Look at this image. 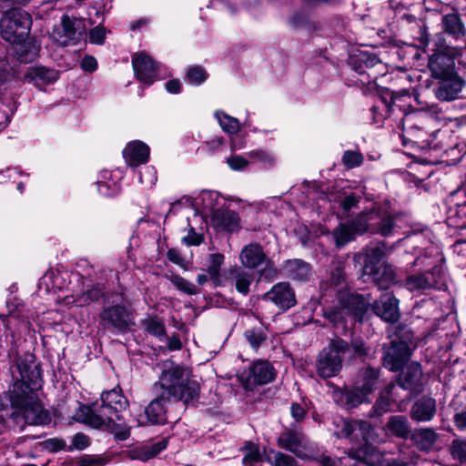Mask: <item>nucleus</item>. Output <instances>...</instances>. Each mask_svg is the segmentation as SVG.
<instances>
[{"instance_id":"23","label":"nucleus","mask_w":466,"mask_h":466,"mask_svg":"<svg viewBox=\"0 0 466 466\" xmlns=\"http://www.w3.org/2000/svg\"><path fill=\"white\" fill-rule=\"evenodd\" d=\"M283 270L288 278L298 281L308 280L311 276L310 265L299 258L287 260L283 265Z\"/></svg>"},{"instance_id":"3","label":"nucleus","mask_w":466,"mask_h":466,"mask_svg":"<svg viewBox=\"0 0 466 466\" xmlns=\"http://www.w3.org/2000/svg\"><path fill=\"white\" fill-rule=\"evenodd\" d=\"M31 25V16L25 10L11 8L0 20L1 35L6 42L20 43L29 35Z\"/></svg>"},{"instance_id":"29","label":"nucleus","mask_w":466,"mask_h":466,"mask_svg":"<svg viewBox=\"0 0 466 466\" xmlns=\"http://www.w3.org/2000/svg\"><path fill=\"white\" fill-rule=\"evenodd\" d=\"M365 260L363 272L367 273L373 270L380 264V261L386 255V247L383 243H378L369 246L365 248Z\"/></svg>"},{"instance_id":"41","label":"nucleus","mask_w":466,"mask_h":466,"mask_svg":"<svg viewBox=\"0 0 466 466\" xmlns=\"http://www.w3.org/2000/svg\"><path fill=\"white\" fill-rule=\"evenodd\" d=\"M215 116L224 132L237 134L240 130V124L237 118L220 111H217Z\"/></svg>"},{"instance_id":"58","label":"nucleus","mask_w":466,"mask_h":466,"mask_svg":"<svg viewBox=\"0 0 466 466\" xmlns=\"http://www.w3.org/2000/svg\"><path fill=\"white\" fill-rule=\"evenodd\" d=\"M351 348L359 357H368L370 355V349L366 347L365 342L361 339H353L351 340Z\"/></svg>"},{"instance_id":"32","label":"nucleus","mask_w":466,"mask_h":466,"mask_svg":"<svg viewBox=\"0 0 466 466\" xmlns=\"http://www.w3.org/2000/svg\"><path fill=\"white\" fill-rule=\"evenodd\" d=\"M167 441L166 439H163L150 445L141 446L132 451V458L142 461H147L159 454L167 448Z\"/></svg>"},{"instance_id":"38","label":"nucleus","mask_w":466,"mask_h":466,"mask_svg":"<svg viewBox=\"0 0 466 466\" xmlns=\"http://www.w3.org/2000/svg\"><path fill=\"white\" fill-rule=\"evenodd\" d=\"M224 263V256L219 253L209 255V264L208 266V273L215 286L221 284L220 281V267Z\"/></svg>"},{"instance_id":"25","label":"nucleus","mask_w":466,"mask_h":466,"mask_svg":"<svg viewBox=\"0 0 466 466\" xmlns=\"http://www.w3.org/2000/svg\"><path fill=\"white\" fill-rule=\"evenodd\" d=\"M385 429L394 437L406 440L410 437L411 429L408 418L404 415H393L389 418Z\"/></svg>"},{"instance_id":"43","label":"nucleus","mask_w":466,"mask_h":466,"mask_svg":"<svg viewBox=\"0 0 466 466\" xmlns=\"http://www.w3.org/2000/svg\"><path fill=\"white\" fill-rule=\"evenodd\" d=\"M271 466H297L296 460L280 451H271L266 457Z\"/></svg>"},{"instance_id":"14","label":"nucleus","mask_w":466,"mask_h":466,"mask_svg":"<svg viewBox=\"0 0 466 466\" xmlns=\"http://www.w3.org/2000/svg\"><path fill=\"white\" fill-rule=\"evenodd\" d=\"M398 299L391 293H384L379 300L372 305L374 313L388 322H396L400 314L398 310Z\"/></svg>"},{"instance_id":"12","label":"nucleus","mask_w":466,"mask_h":466,"mask_svg":"<svg viewBox=\"0 0 466 466\" xmlns=\"http://www.w3.org/2000/svg\"><path fill=\"white\" fill-rule=\"evenodd\" d=\"M263 298L282 309H289L296 304L295 294L287 282H279L274 285L270 290L264 294Z\"/></svg>"},{"instance_id":"2","label":"nucleus","mask_w":466,"mask_h":466,"mask_svg":"<svg viewBox=\"0 0 466 466\" xmlns=\"http://www.w3.org/2000/svg\"><path fill=\"white\" fill-rule=\"evenodd\" d=\"M128 401L122 395L121 390L113 389L101 394V403L96 402L90 406H83L76 414L77 421H86L93 419V415L106 417L114 415L116 420L121 419L120 413L127 410Z\"/></svg>"},{"instance_id":"44","label":"nucleus","mask_w":466,"mask_h":466,"mask_svg":"<svg viewBox=\"0 0 466 466\" xmlns=\"http://www.w3.org/2000/svg\"><path fill=\"white\" fill-rule=\"evenodd\" d=\"M375 225L373 226L372 233H380L382 236H389L391 234L394 228V221L390 216L380 217L378 214V218L373 220Z\"/></svg>"},{"instance_id":"64","label":"nucleus","mask_w":466,"mask_h":466,"mask_svg":"<svg viewBox=\"0 0 466 466\" xmlns=\"http://www.w3.org/2000/svg\"><path fill=\"white\" fill-rule=\"evenodd\" d=\"M291 416L297 420L300 421L306 415L305 408L299 403H293L290 408Z\"/></svg>"},{"instance_id":"45","label":"nucleus","mask_w":466,"mask_h":466,"mask_svg":"<svg viewBox=\"0 0 466 466\" xmlns=\"http://www.w3.org/2000/svg\"><path fill=\"white\" fill-rule=\"evenodd\" d=\"M443 29L451 35H458L462 31V24L460 17L455 14H449L442 18Z\"/></svg>"},{"instance_id":"17","label":"nucleus","mask_w":466,"mask_h":466,"mask_svg":"<svg viewBox=\"0 0 466 466\" xmlns=\"http://www.w3.org/2000/svg\"><path fill=\"white\" fill-rule=\"evenodd\" d=\"M463 81L455 75L445 76L440 79L435 95L440 100L451 101L458 97L463 86Z\"/></svg>"},{"instance_id":"39","label":"nucleus","mask_w":466,"mask_h":466,"mask_svg":"<svg viewBox=\"0 0 466 466\" xmlns=\"http://www.w3.org/2000/svg\"><path fill=\"white\" fill-rule=\"evenodd\" d=\"M369 394L364 392L358 385L352 390L342 394V399L348 408L356 407L365 401H368Z\"/></svg>"},{"instance_id":"10","label":"nucleus","mask_w":466,"mask_h":466,"mask_svg":"<svg viewBox=\"0 0 466 466\" xmlns=\"http://www.w3.org/2000/svg\"><path fill=\"white\" fill-rule=\"evenodd\" d=\"M406 285L410 290L440 289L443 286L442 273L440 267H434L431 271L407 278Z\"/></svg>"},{"instance_id":"4","label":"nucleus","mask_w":466,"mask_h":466,"mask_svg":"<svg viewBox=\"0 0 466 466\" xmlns=\"http://www.w3.org/2000/svg\"><path fill=\"white\" fill-rule=\"evenodd\" d=\"M10 401L13 409L10 416L15 420L21 418L25 423L32 425L46 424L50 421L48 412L43 409L33 395L13 393Z\"/></svg>"},{"instance_id":"33","label":"nucleus","mask_w":466,"mask_h":466,"mask_svg":"<svg viewBox=\"0 0 466 466\" xmlns=\"http://www.w3.org/2000/svg\"><path fill=\"white\" fill-rule=\"evenodd\" d=\"M376 218H378V212L370 210L360 213L350 223L357 234H363L367 231H370L372 233V229H374L373 226L375 225L373 220Z\"/></svg>"},{"instance_id":"11","label":"nucleus","mask_w":466,"mask_h":466,"mask_svg":"<svg viewBox=\"0 0 466 466\" xmlns=\"http://www.w3.org/2000/svg\"><path fill=\"white\" fill-rule=\"evenodd\" d=\"M59 78V72L42 66H30L23 76L25 82L33 84L39 89L55 83Z\"/></svg>"},{"instance_id":"28","label":"nucleus","mask_w":466,"mask_h":466,"mask_svg":"<svg viewBox=\"0 0 466 466\" xmlns=\"http://www.w3.org/2000/svg\"><path fill=\"white\" fill-rule=\"evenodd\" d=\"M372 277L373 281L380 289H386L395 281V273L390 265L381 264L366 273Z\"/></svg>"},{"instance_id":"31","label":"nucleus","mask_w":466,"mask_h":466,"mask_svg":"<svg viewBox=\"0 0 466 466\" xmlns=\"http://www.w3.org/2000/svg\"><path fill=\"white\" fill-rule=\"evenodd\" d=\"M380 370L367 367L360 371L358 386L369 395L377 388L380 379Z\"/></svg>"},{"instance_id":"61","label":"nucleus","mask_w":466,"mask_h":466,"mask_svg":"<svg viewBox=\"0 0 466 466\" xmlns=\"http://www.w3.org/2000/svg\"><path fill=\"white\" fill-rule=\"evenodd\" d=\"M203 240L202 235L195 232L194 228H190L187 235L182 238V241L187 246H198Z\"/></svg>"},{"instance_id":"62","label":"nucleus","mask_w":466,"mask_h":466,"mask_svg":"<svg viewBox=\"0 0 466 466\" xmlns=\"http://www.w3.org/2000/svg\"><path fill=\"white\" fill-rule=\"evenodd\" d=\"M453 421L458 430L466 431V408L454 415Z\"/></svg>"},{"instance_id":"57","label":"nucleus","mask_w":466,"mask_h":466,"mask_svg":"<svg viewBox=\"0 0 466 466\" xmlns=\"http://www.w3.org/2000/svg\"><path fill=\"white\" fill-rule=\"evenodd\" d=\"M106 30L105 27L97 25L89 33V42L96 45H102L106 37Z\"/></svg>"},{"instance_id":"48","label":"nucleus","mask_w":466,"mask_h":466,"mask_svg":"<svg viewBox=\"0 0 466 466\" xmlns=\"http://www.w3.org/2000/svg\"><path fill=\"white\" fill-rule=\"evenodd\" d=\"M288 25L294 29H309L310 27L309 15L302 11L293 13L288 20Z\"/></svg>"},{"instance_id":"24","label":"nucleus","mask_w":466,"mask_h":466,"mask_svg":"<svg viewBox=\"0 0 466 466\" xmlns=\"http://www.w3.org/2000/svg\"><path fill=\"white\" fill-rule=\"evenodd\" d=\"M422 376L421 368L419 363L408 365L400 374L398 384L405 390H416L420 385Z\"/></svg>"},{"instance_id":"59","label":"nucleus","mask_w":466,"mask_h":466,"mask_svg":"<svg viewBox=\"0 0 466 466\" xmlns=\"http://www.w3.org/2000/svg\"><path fill=\"white\" fill-rule=\"evenodd\" d=\"M227 163L233 170H243L248 166V161L241 156H233L227 158Z\"/></svg>"},{"instance_id":"56","label":"nucleus","mask_w":466,"mask_h":466,"mask_svg":"<svg viewBox=\"0 0 466 466\" xmlns=\"http://www.w3.org/2000/svg\"><path fill=\"white\" fill-rule=\"evenodd\" d=\"M32 365L25 363L23 360L17 359L16 362L11 369H15L19 373L20 379L23 381L30 380L31 378L29 376V372L31 370Z\"/></svg>"},{"instance_id":"42","label":"nucleus","mask_w":466,"mask_h":466,"mask_svg":"<svg viewBox=\"0 0 466 466\" xmlns=\"http://www.w3.org/2000/svg\"><path fill=\"white\" fill-rule=\"evenodd\" d=\"M450 453L453 460L466 465V440L454 439L450 445Z\"/></svg>"},{"instance_id":"7","label":"nucleus","mask_w":466,"mask_h":466,"mask_svg":"<svg viewBox=\"0 0 466 466\" xmlns=\"http://www.w3.org/2000/svg\"><path fill=\"white\" fill-rule=\"evenodd\" d=\"M410 356L409 344L404 340H392L384 350L383 365L390 371L400 370Z\"/></svg>"},{"instance_id":"60","label":"nucleus","mask_w":466,"mask_h":466,"mask_svg":"<svg viewBox=\"0 0 466 466\" xmlns=\"http://www.w3.org/2000/svg\"><path fill=\"white\" fill-rule=\"evenodd\" d=\"M360 199V198L354 194L345 196L340 202V206L343 211L349 212L351 208H357Z\"/></svg>"},{"instance_id":"63","label":"nucleus","mask_w":466,"mask_h":466,"mask_svg":"<svg viewBox=\"0 0 466 466\" xmlns=\"http://www.w3.org/2000/svg\"><path fill=\"white\" fill-rule=\"evenodd\" d=\"M81 67L87 72H94L97 68L96 59L91 56H85L81 61Z\"/></svg>"},{"instance_id":"18","label":"nucleus","mask_w":466,"mask_h":466,"mask_svg":"<svg viewBox=\"0 0 466 466\" xmlns=\"http://www.w3.org/2000/svg\"><path fill=\"white\" fill-rule=\"evenodd\" d=\"M429 68L434 78L441 79L454 73V60L447 54L434 53L430 56Z\"/></svg>"},{"instance_id":"55","label":"nucleus","mask_w":466,"mask_h":466,"mask_svg":"<svg viewBox=\"0 0 466 466\" xmlns=\"http://www.w3.org/2000/svg\"><path fill=\"white\" fill-rule=\"evenodd\" d=\"M139 181L147 187L154 186L157 182V175L154 167H147L139 172Z\"/></svg>"},{"instance_id":"27","label":"nucleus","mask_w":466,"mask_h":466,"mask_svg":"<svg viewBox=\"0 0 466 466\" xmlns=\"http://www.w3.org/2000/svg\"><path fill=\"white\" fill-rule=\"evenodd\" d=\"M303 440L304 437L301 434L289 431L279 437L278 444L279 447L293 452L297 456L303 457Z\"/></svg>"},{"instance_id":"40","label":"nucleus","mask_w":466,"mask_h":466,"mask_svg":"<svg viewBox=\"0 0 466 466\" xmlns=\"http://www.w3.org/2000/svg\"><path fill=\"white\" fill-rule=\"evenodd\" d=\"M393 388L394 384L390 383V385H388L385 390L380 394V397L378 398L372 408V413L374 416H380L390 410V395Z\"/></svg>"},{"instance_id":"13","label":"nucleus","mask_w":466,"mask_h":466,"mask_svg":"<svg viewBox=\"0 0 466 466\" xmlns=\"http://www.w3.org/2000/svg\"><path fill=\"white\" fill-rule=\"evenodd\" d=\"M101 324L105 328H115L120 331L126 330L129 325V315L121 306L104 308L100 315Z\"/></svg>"},{"instance_id":"15","label":"nucleus","mask_w":466,"mask_h":466,"mask_svg":"<svg viewBox=\"0 0 466 466\" xmlns=\"http://www.w3.org/2000/svg\"><path fill=\"white\" fill-rule=\"evenodd\" d=\"M132 65L137 79L146 85H151L156 77L157 66L153 59L141 53L133 56Z\"/></svg>"},{"instance_id":"26","label":"nucleus","mask_w":466,"mask_h":466,"mask_svg":"<svg viewBox=\"0 0 466 466\" xmlns=\"http://www.w3.org/2000/svg\"><path fill=\"white\" fill-rule=\"evenodd\" d=\"M13 45V52L17 60L21 63H30L34 61L39 53V46L32 40H25L20 43H11Z\"/></svg>"},{"instance_id":"20","label":"nucleus","mask_w":466,"mask_h":466,"mask_svg":"<svg viewBox=\"0 0 466 466\" xmlns=\"http://www.w3.org/2000/svg\"><path fill=\"white\" fill-rule=\"evenodd\" d=\"M126 162L131 167H137L147 162L149 157V147L141 141L128 143L123 150Z\"/></svg>"},{"instance_id":"5","label":"nucleus","mask_w":466,"mask_h":466,"mask_svg":"<svg viewBox=\"0 0 466 466\" xmlns=\"http://www.w3.org/2000/svg\"><path fill=\"white\" fill-rule=\"evenodd\" d=\"M350 350L349 343L339 338L332 339L319 356L317 371L322 378L336 376L342 367L344 354Z\"/></svg>"},{"instance_id":"51","label":"nucleus","mask_w":466,"mask_h":466,"mask_svg":"<svg viewBox=\"0 0 466 466\" xmlns=\"http://www.w3.org/2000/svg\"><path fill=\"white\" fill-rule=\"evenodd\" d=\"M261 460V454L258 445L254 443H248L245 447V455L243 463L248 466L253 462H258Z\"/></svg>"},{"instance_id":"47","label":"nucleus","mask_w":466,"mask_h":466,"mask_svg":"<svg viewBox=\"0 0 466 466\" xmlns=\"http://www.w3.org/2000/svg\"><path fill=\"white\" fill-rule=\"evenodd\" d=\"M143 327L151 335L163 338L166 334L163 321L158 318H147L142 320Z\"/></svg>"},{"instance_id":"19","label":"nucleus","mask_w":466,"mask_h":466,"mask_svg":"<svg viewBox=\"0 0 466 466\" xmlns=\"http://www.w3.org/2000/svg\"><path fill=\"white\" fill-rule=\"evenodd\" d=\"M436 414V400L423 396L414 402L410 409V418L419 422L431 421Z\"/></svg>"},{"instance_id":"16","label":"nucleus","mask_w":466,"mask_h":466,"mask_svg":"<svg viewBox=\"0 0 466 466\" xmlns=\"http://www.w3.org/2000/svg\"><path fill=\"white\" fill-rule=\"evenodd\" d=\"M410 438L419 451L429 452L435 449L440 435L433 428L420 427L415 429Z\"/></svg>"},{"instance_id":"54","label":"nucleus","mask_w":466,"mask_h":466,"mask_svg":"<svg viewBox=\"0 0 466 466\" xmlns=\"http://www.w3.org/2000/svg\"><path fill=\"white\" fill-rule=\"evenodd\" d=\"M367 424L362 421H350L344 420L342 429L340 431V435L345 438H350L357 430H361L363 426Z\"/></svg>"},{"instance_id":"49","label":"nucleus","mask_w":466,"mask_h":466,"mask_svg":"<svg viewBox=\"0 0 466 466\" xmlns=\"http://www.w3.org/2000/svg\"><path fill=\"white\" fill-rule=\"evenodd\" d=\"M248 156L254 161L258 162L264 166H273L276 163L275 156L268 150H252L248 153Z\"/></svg>"},{"instance_id":"1","label":"nucleus","mask_w":466,"mask_h":466,"mask_svg":"<svg viewBox=\"0 0 466 466\" xmlns=\"http://www.w3.org/2000/svg\"><path fill=\"white\" fill-rule=\"evenodd\" d=\"M153 390L157 397L147 406L145 413L152 424H165L168 421L167 403L193 402L198 398L199 385L190 378L189 370L171 361H166Z\"/></svg>"},{"instance_id":"21","label":"nucleus","mask_w":466,"mask_h":466,"mask_svg":"<svg viewBox=\"0 0 466 466\" xmlns=\"http://www.w3.org/2000/svg\"><path fill=\"white\" fill-rule=\"evenodd\" d=\"M370 304L369 299L362 295L348 294L341 297V305H345L347 314L356 320H361Z\"/></svg>"},{"instance_id":"30","label":"nucleus","mask_w":466,"mask_h":466,"mask_svg":"<svg viewBox=\"0 0 466 466\" xmlns=\"http://www.w3.org/2000/svg\"><path fill=\"white\" fill-rule=\"evenodd\" d=\"M240 260L244 267L255 268L265 260V254L260 246L250 244L241 250Z\"/></svg>"},{"instance_id":"6","label":"nucleus","mask_w":466,"mask_h":466,"mask_svg":"<svg viewBox=\"0 0 466 466\" xmlns=\"http://www.w3.org/2000/svg\"><path fill=\"white\" fill-rule=\"evenodd\" d=\"M86 35V25L84 20L71 18L64 15L61 18V28L53 32V38L60 46L76 45Z\"/></svg>"},{"instance_id":"52","label":"nucleus","mask_w":466,"mask_h":466,"mask_svg":"<svg viewBox=\"0 0 466 466\" xmlns=\"http://www.w3.org/2000/svg\"><path fill=\"white\" fill-rule=\"evenodd\" d=\"M245 337L250 346L257 350L266 339L265 333L259 329H248L245 332Z\"/></svg>"},{"instance_id":"36","label":"nucleus","mask_w":466,"mask_h":466,"mask_svg":"<svg viewBox=\"0 0 466 466\" xmlns=\"http://www.w3.org/2000/svg\"><path fill=\"white\" fill-rule=\"evenodd\" d=\"M103 294V289L99 285L86 284L84 285L81 293L77 295V299L75 301L83 306L97 301Z\"/></svg>"},{"instance_id":"34","label":"nucleus","mask_w":466,"mask_h":466,"mask_svg":"<svg viewBox=\"0 0 466 466\" xmlns=\"http://www.w3.org/2000/svg\"><path fill=\"white\" fill-rule=\"evenodd\" d=\"M323 316L332 323L334 327H341L343 329L346 327L348 319H351L350 316L347 314L345 305H341V299H339V305L325 309Z\"/></svg>"},{"instance_id":"50","label":"nucleus","mask_w":466,"mask_h":466,"mask_svg":"<svg viewBox=\"0 0 466 466\" xmlns=\"http://www.w3.org/2000/svg\"><path fill=\"white\" fill-rule=\"evenodd\" d=\"M363 160L364 157L359 151L347 150L342 156V163L348 168H354L360 166Z\"/></svg>"},{"instance_id":"22","label":"nucleus","mask_w":466,"mask_h":466,"mask_svg":"<svg viewBox=\"0 0 466 466\" xmlns=\"http://www.w3.org/2000/svg\"><path fill=\"white\" fill-rule=\"evenodd\" d=\"M212 223L218 230L231 232L239 228L240 218L233 210L218 208L213 212Z\"/></svg>"},{"instance_id":"53","label":"nucleus","mask_w":466,"mask_h":466,"mask_svg":"<svg viewBox=\"0 0 466 466\" xmlns=\"http://www.w3.org/2000/svg\"><path fill=\"white\" fill-rule=\"evenodd\" d=\"M208 77V75L204 68L201 66H194L187 70V80L196 86L202 84Z\"/></svg>"},{"instance_id":"37","label":"nucleus","mask_w":466,"mask_h":466,"mask_svg":"<svg viewBox=\"0 0 466 466\" xmlns=\"http://www.w3.org/2000/svg\"><path fill=\"white\" fill-rule=\"evenodd\" d=\"M357 233L353 230L350 223L339 224L333 230V237L338 247H343L350 241L353 240Z\"/></svg>"},{"instance_id":"8","label":"nucleus","mask_w":466,"mask_h":466,"mask_svg":"<svg viewBox=\"0 0 466 466\" xmlns=\"http://www.w3.org/2000/svg\"><path fill=\"white\" fill-rule=\"evenodd\" d=\"M242 376L246 382L245 388L251 390L256 385L267 384L272 381L276 377V370L269 362L258 360Z\"/></svg>"},{"instance_id":"46","label":"nucleus","mask_w":466,"mask_h":466,"mask_svg":"<svg viewBox=\"0 0 466 466\" xmlns=\"http://www.w3.org/2000/svg\"><path fill=\"white\" fill-rule=\"evenodd\" d=\"M168 279L178 290L187 295H195L199 292V289L196 285L179 275H171L168 277Z\"/></svg>"},{"instance_id":"9","label":"nucleus","mask_w":466,"mask_h":466,"mask_svg":"<svg viewBox=\"0 0 466 466\" xmlns=\"http://www.w3.org/2000/svg\"><path fill=\"white\" fill-rule=\"evenodd\" d=\"M93 416V419L81 422L95 429H106L114 434L116 438L121 441H125L129 438L130 427L125 422H121L122 418L120 420H116L114 415L106 417H98L96 415Z\"/></svg>"},{"instance_id":"35","label":"nucleus","mask_w":466,"mask_h":466,"mask_svg":"<svg viewBox=\"0 0 466 466\" xmlns=\"http://www.w3.org/2000/svg\"><path fill=\"white\" fill-rule=\"evenodd\" d=\"M230 279L234 280L238 292L247 295L253 281V275L238 268L230 270Z\"/></svg>"}]
</instances>
